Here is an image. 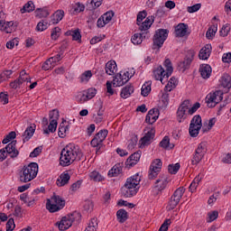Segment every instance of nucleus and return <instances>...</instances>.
Returning <instances> with one entry per match:
<instances>
[{"label": "nucleus", "instance_id": "1", "mask_svg": "<svg viewBox=\"0 0 231 231\" xmlns=\"http://www.w3.org/2000/svg\"><path fill=\"white\" fill-rule=\"evenodd\" d=\"M84 158L82 150L73 143L67 144L60 152V165L69 167L74 162H80Z\"/></svg>", "mask_w": 231, "mask_h": 231}, {"label": "nucleus", "instance_id": "2", "mask_svg": "<svg viewBox=\"0 0 231 231\" xmlns=\"http://www.w3.org/2000/svg\"><path fill=\"white\" fill-rule=\"evenodd\" d=\"M140 181H142V178L138 174L128 178L122 188L123 196H125V198H133V196H136L138 190H140Z\"/></svg>", "mask_w": 231, "mask_h": 231}, {"label": "nucleus", "instance_id": "3", "mask_svg": "<svg viewBox=\"0 0 231 231\" xmlns=\"http://www.w3.org/2000/svg\"><path fill=\"white\" fill-rule=\"evenodd\" d=\"M164 68H166V70L162 66H158L155 69H153V79H155V80H160L162 84H165V82H167L169 78L172 75V71H174L172 62H171V60L169 59L164 60Z\"/></svg>", "mask_w": 231, "mask_h": 231}, {"label": "nucleus", "instance_id": "4", "mask_svg": "<svg viewBox=\"0 0 231 231\" xmlns=\"http://www.w3.org/2000/svg\"><path fill=\"white\" fill-rule=\"evenodd\" d=\"M38 172L39 165L36 162H31L20 171V181L22 183H28V181H32L37 178Z\"/></svg>", "mask_w": 231, "mask_h": 231}, {"label": "nucleus", "instance_id": "5", "mask_svg": "<svg viewBox=\"0 0 231 231\" xmlns=\"http://www.w3.org/2000/svg\"><path fill=\"white\" fill-rule=\"evenodd\" d=\"M66 206V200L62 199L59 195H53L51 199H47L46 208L49 212H59Z\"/></svg>", "mask_w": 231, "mask_h": 231}, {"label": "nucleus", "instance_id": "6", "mask_svg": "<svg viewBox=\"0 0 231 231\" xmlns=\"http://www.w3.org/2000/svg\"><path fill=\"white\" fill-rule=\"evenodd\" d=\"M79 219H80V213L74 212L69 216L63 217L60 222L56 223V226L61 231L68 230V228H70L73 223L79 221Z\"/></svg>", "mask_w": 231, "mask_h": 231}, {"label": "nucleus", "instance_id": "7", "mask_svg": "<svg viewBox=\"0 0 231 231\" xmlns=\"http://www.w3.org/2000/svg\"><path fill=\"white\" fill-rule=\"evenodd\" d=\"M15 145H17V141H12L5 148L0 150V162H5L8 154L11 158H17L19 156V151Z\"/></svg>", "mask_w": 231, "mask_h": 231}, {"label": "nucleus", "instance_id": "8", "mask_svg": "<svg viewBox=\"0 0 231 231\" xmlns=\"http://www.w3.org/2000/svg\"><path fill=\"white\" fill-rule=\"evenodd\" d=\"M183 194H185V188L180 187L177 189L168 202L167 210H174V208H176L180 204V201H181Z\"/></svg>", "mask_w": 231, "mask_h": 231}, {"label": "nucleus", "instance_id": "9", "mask_svg": "<svg viewBox=\"0 0 231 231\" xmlns=\"http://www.w3.org/2000/svg\"><path fill=\"white\" fill-rule=\"evenodd\" d=\"M221 100H223V91L221 90L211 92L206 97V104L208 107H216Z\"/></svg>", "mask_w": 231, "mask_h": 231}, {"label": "nucleus", "instance_id": "10", "mask_svg": "<svg viewBox=\"0 0 231 231\" xmlns=\"http://www.w3.org/2000/svg\"><path fill=\"white\" fill-rule=\"evenodd\" d=\"M201 127H203V125L201 124V116H195L189 125V135L192 136V138H196V136L199 134Z\"/></svg>", "mask_w": 231, "mask_h": 231}, {"label": "nucleus", "instance_id": "11", "mask_svg": "<svg viewBox=\"0 0 231 231\" xmlns=\"http://www.w3.org/2000/svg\"><path fill=\"white\" fill-rule=\"evenodd\" d=\"M168 35L169 34L167 32V30H158L153 36V50H156L157 48L163 46V42H165V40L167 39Z\"/></svg>", "mask_w": 231, "mask_h": 231}, {"label": "nucleus", "instance_id": "12", "mask_svg": "<svg viewBox=\"0 0 231 231\" xmlns=\"http://www.w3.org/2000/svg\"><path fill=\"white\" fill-rule=\"evenodd\" d=\"M162 160L155 159L152 161L150 166L149 174H148V178L150 180H155L158 177V174H160L162 171Z\"/></svg>", "mask_w": 231, "mask_h": 231}, {"label": "nucleus", "instance_id": "13", "mask_svg": "<svg viewBox=\"0 0 231 231\" xmlns=\"http://www.w3.org/2000/svg\"><path fill=\"white\" fill-rule=\"evenodd\" d=\"M190 107V101L184 100L182 104L179 106L177 110V120L180 124L183 120L187 119V113H189V109Z\"/></svg>", "mask_w": 231, "mask_h": 231}, {"label": "nucleus", "instance_id": "14", "mask_svg": "<svg viewBox=\"0 0 231 231\" xmlns=\"http://www.w3.org/2000/svg\"><path fill=\"white\" fill-rule=\"evenodd\" d=\"M107 134H109V131H107V129L100 130L97 134H95L94 138L91 140V147L104 144V140L107 138Z\"/></svg>", "mask_w": 231, "mask_h": 231}, {"label": "nucleus", "instance_id": "15", "mask_svg": "<svg viewBox=\"0 0 231 231\" xmlns=\"http://www.w3.org/2000/svg\"><path fill=\"white\" fill-rule=\"evenodd\" d=\"M156 134V130L154 128H151L143 138H141V149H143V147H146L147 145H151L152 143V140H154V136Z\"/></svg>", "mask_w": 231, "mask_h": 231}, {"label": "nucleus", "instance_id": "16", "mask_svg": "<svg viewBox=\"0 0 231 231\" xmlns=\"http://www.w3.org/2000/svg\"><path fill=\"white\" fill-rule=\"evenodd\" d=\"M154 16H148L144 22H141L140 25H139V30L140 32H145V36L147 37V39H149V32H147V30H149V28H151V26H152V23H154Z\"/></svg>", "mask_w": 231, "mask_h": 231}, {"label": "nucleus", "instance_id": "17", "mask_svg": "<svg viewBox=\"0 0 231 231\" xmlns=\"http://www.w3.org/2000/svg\"><path fill=\"white\" fill-rule=\"evenodd\" d=\"M16 28L17 26L15 25V23H14L13 21L11 22L4 21L0 23V31L4 32L5 33H13V32H15Z\"/></svg>", "mask_w": 231, "mask_h": 231}, {"label": "nucleus", "instance_id": "18", "mask_svg": "<svg viewBox=\"0 0 231 231\" xmlns=\"http://www.w3.org/2000/svg\"><path fill=\"white\" fill-rule=\"evenodd\" d=\"M167 185H169V180L166 176H162L155 181L154 189H156L158 192H162L167 189Z\"/></svg>", "mask_w": 231, "mask_h": 231}, {"label": "nucleus", "instance_id": "19", "mask_svg": "<svg viewBox=\"0 0 231 231\" xmlns=\"http://www.w3.org/2000/svg\"><path fill=\"white\" fill-rule=\"evenodd\" d=\"M142 157V151H137L134 152L125 162V165L127 167H134L138 162H140V158Z\"/></svg>", "mask_w": 231, "mask_h": 231}, {"label": "nucleus", "instance_id": "20", "mask_svg": "<svg viewBox=\"0 0 231 231\" xmlns=\"http://www.w3.org/2000/svg\"><path fill=\"white\" fill-rule=\"evenodd\" d=\"M159 116H160V111H158V109L156 108H152L148 112L145 118V122L152 125V124H154V122L158 120Z\"/></svg>", "mask_w": 231, "mask_h": 231}, {"label": "nucleus", "instance_id": "21", "mask_svg": "<svg viewBox=\"0 0 231 231\" xmlns=\"http://www.w3.org/2000/svg\"><path fill=\"white\" fill-rule=\"evenodd\" d=\"M210 53H212V45L207 44L200 50L199 57L202 60H207L210 57Z\"/></svg>", "mask_w": 231, "mask_h": 231}, {"label": "nucleus", "instance_id": "22", "mask_svg": "<svg viewBox=\"0 0 231 231\" xmlns=\"http://www.w3.org/2000/svg\"><path fill=\"white\" fill-rule=\"evenodd\" d=\"M199 73L202 79H210V75H212V67L208 64H202L199 67Z\"/></svg>", "mask_w": 231, "mask_h": 231}, {"label": "nucleus", "instance_id": "23", "mask_svg": "<svg viewBox=\"0 0 231 231\" xmlns=\"http://www.w3.org/2000/svg\"><path fill=\"white\" fill-rule=\"evenodd\" d=\"M188 30H189V25L185 23H180L179 25H177L175 29L176 37H185V35H187Z\"/></svg>", "mask_w": 231, "mask_h": 231}, {"label": "nucleus", "instance_id": "24", "mask_svg": "<svg viewBox=\"0 0 231 231\" xmlns=\"http://www.w3.org/2000/svg\"><path fill=\"white\" fill-rule=\"evenodd\" d=\"M124 167L122 164L117 163L109 171L108 176L109 178H116V176H119V174H122Z\"/></svg>", "mask_w": 231, "mask_h": 231}, {"label": "nucleus", "instance_id": "25", "mask_svg": "<svg viewBox=\"0 0 231 231\" xmlns=\"http://www.w3.org/2000/svg\"><path fill=\"white\" fill-rule=\"evenodd\" d=\"M70 178L69 173H61L56 181L58 187H64V185H68Z\"/></svg>", "mask_w": 231, "mask_h": 231}, {"label": "nucleus", "instance_id": "26", "mask_svg": "<svg viewBox=\"0 0 231 231\" xmlns=\"http://www.w3.org/2000/svg\"><path fill=\"white\" fill-rule=\"evenodd\" d=\"M133 93H134V87L133 85H127L121 90V98H129Z\"/></svg>", "mask_w": 231, "mask_h": 231}, {"label": "nucleus", "instance_id": "27", "mask_svg": "<svg viewBox=\"0 0 231 231\" xmlns=\"http://www.w3.org/2000/svg\"><path fill=\"white\" fill-rule=\"evenodd\" d=\"M62 19H64V11L58 10L52 14L51 23L52 24H59Z\"/></svg>", "mask_w": 231, "mask_h": 231}, {"label": "nucleus", "instance_id": "28", "mask_svg": "<svg viewBox=\"0 0 231 231\" xmlns=\"http://www.w3.org/2000/svg\"><path fill=\"white\" fill-rule=\"evenodd\" d=\"M106 75H115L116 73V62L115 60H110L106 64Z\"/></svg>", "mask_w": 231, "mask_h": 231}, {"label": "nucleus", "instance_id": "29", "mask_svg": "<svg viewBox=\"0 0 231 231\" xmlns=\"http://www.w3.org/2000/svg\"><path fill=\"white\" fill-rule=\"evenodd\" d=\"M91 77H93V72H91V70H87L79 76V80L81 84H88L91 79Z\"/></svg>", "mask_w": 231, "mask_h": 231}, {"label": "nucleus", "instance_id": "30", "mask_svg": "<svg viewBox=\"0 0 231 231\" xmlns=\"http://www.w3.org/2000/svg\"><path fill=\"white\" fill-rule=\"evenodd\" d=\"M35 133V125H32L26 128L24 131L23 136V142H28L32 136H33V134Z\"/></svg>", "mask_w": 231, "mask_h": 231}, {"label": "nucleus", "instance_id": "31", "mask_svg": "<svg viewBox=\"0 0 231 231\" xmlns=\"http://www.w3.org/2000/svg\"><path fill=\"white\" fill-rule=\"evenodd\" d=\"M145 37H147L145 35L144 32L143 33H134L132 36L131 42H133V44H142V42H143V39H145Z\"/></svg>", "mask_w": 231, "mask_h": 231}, {"label": "nucleus", "instance_id": "32", "mask_svg": "<svg viewBox=\"0 0 231 231\" xmlns=\"http://www.w3.org/2000/svg\"><path fill=\"white\" fill-rule=\"evenodd\" d=\"M65 35L72 37V41H80L82 35L80 34V30L76 29L74 31H67Z\"/></svg>", "mask_w": 231, "mask_h": 231}, {"label": "nucleus", "instance_id": "33", "mask_svg": "<svg viewBox=\"0 0 231 231\" xmlns=\"http://www.w3.org/2000/svg\"><path fill=\"white\" fill-rule=\"evenodd\" d=\"M116 217L119 223H125L129 217L127 215V211H125V209H119L116 212Z\"/></svg>", "mask_w": 231, "mask_h": 231}, {"label": "nucleus", "instance_id": "34", "mask_svg": "<svg viewBox=\"0 0 231 231\" xmlns=\"http://www.w3.org/2000/svg\"><path fill=\"white\" fill-rule=\"evenodd\" d=\"M220 86L222 88H227L228 89H230V88H231V78L228 74L224 75L220 79Z\"/></svg>", "mask_w": 231, "mask_h": 231}, {"label": "nucleus", "instance_id": "35", "mask_svg": "<svg viewBox=\"0 0 231 231\" xmlns=\"http://www.w3.org/2000/svg\"><path fill=\"white\" fill-rule=\"evenodd\" d=\"M33 10H35V5L32 1H29L21 9V14H26V12L30 14V12H33Z\"/></svg>", "mask_w": 231, "mask_h": 231}, {"label": "nucleus", "instance_id": "36", "mask_svg": "<svg viewBox=\"0 0 231 231\" xmlns=\"http://www.w3.org/2000/svg\"><path fill=\"white\" fill-rule=\"evenodd\" d=\"M160 147H162V149H173L174 144L171 145V139L169 136H164L160 143Z\"/></svg>", "mask_w": 231, "mask_h": 231}, {"label": "nucleus", "instance_id": "37", "mask_svg": "<svg viewBox=\"0 0 231 231\" xmlns=\"http://www.w3.org/2000/svg\"><path fill=\"white\" fill-rule=\"evenodd\" d=\"M89 178L90 180H92V181H104V180H106L104 178V176H102V174H100V172L94 171L92 172H90L89 174Z\"/></svg>", "mask_w": 231, "mask_h": 231}, {"label": "nucleus", "instance_id": "38", "mask_svg": "<svg viewBox=\"0 0 231 231\" xmlns=\"http://www.w3.org/2000/svg\"><path fill=\"white\" fill-rule=\"evenodd\" d=\"M203 158H205V155L195 152L191 159V165H194L195 167L198 166V164L201 162V160H203Z\"/></svg>", "mask_w": 231, "mask_h": 231}, {"label": "nucleus", "instance_id": "39", "mask_svg": "<svg viewBox=\"0 0 231 231\" xmlns=\"http://www.w3.org/2000/svg\"><path fill=\"white\" fill-rule=\"evenodd\" d=\"M217 32V23H213V25H211L206 32L207 39H212V37L216 35Z\"/></svg>", "mask_w": 231, "mask_h": 231}, {"label": "nucleus", "instance_id": "40", "mask_svg": "<svg viewBox=\"0 0 231 231\" xmlns=\"http://www.w3.org/2000/svg\"><path fill=\"white\" fill-rule=\"evenodd\" d=\"M55 131H57V121L51 120L50 121L48 129H45L43 133L44 134H50V133H55Z\"/></svg>", "mask_w": 231, "mask_h": 231}, {"label": "nucleus", "instance_id": "41", "mask_svg": "<svg viewBox=\"0 0 231 231\" xmlns=\"http://www.w3.org/2000/svg\"><path fill=\"white\" fill-rule=\"evenodd\" d=\"M178 86V79L176 78L172 77L168 81L167 85L165 86L166 91H172L173 88H176Z\"/></svg>", "mask_w": 231, "mask_h": 231}, {"label": "nucleus", "instance_id": "42", "mask_svg": "<svg viewBox=\"0 0 231 231\" xmlns=\"http://www.w3.org/2000/svg\"><path fill=\"white\" fill-rule=\"evenodd\" d=\"M97 228H98V222L97 218H92L85 231H97Z\"/></svg>", "mask_w": 231, "mask_h": 231}, {"label": "nucleus", "instance_id": "43", "mask_svg": "<svg viewBox=\"0 0 231 231\" xmlns=\"http://www.w3.org/2000/svg\"><path fill=\"white\" fill-rule=\"evenodd\" d=\"M189 66H190V60H185L184 61L179 62L178 69L183 73L186 69H189Z\"/></svg>", "mask_w": 231, "mask_h": 231}, {"label": "nucleus", "instance_id": "44", "mask_svg": "<svg viewBox=\"0 0 231 231\" xmlns=\"http://www.w3.org/2000/svg\"><path fill=\"white\" fill-rule=\"evenodd\" d=\"M195 152L199 154H202V156H205V154H207V143L205 142L200 143L198 145Z\"/></svg>", "mask_w": 231, "mask_h": 231}, {"label": "nucleus", "instance_id": "45", "mask_svg": "<svg viewBox=\"0 0 231 231\" xmlns=\"http://www.w3.org/2000/svg\"><path fill=\"white\" fill-rule=\"evenodd\" d=\"M112 84H113L114 88H120V86H124V84H125V83L124 82L122 76H119V74H117L114 78Z\"/></svg>", "mask_w": 231, "mask_h": 231}, {"label": "nucleus", "instance_id": "46", "mask_svg": "<svg viewBox=\"0 0 231 231\" xmlns=\"http://www.w3.org/2000/svg\"><path fill=\"white\" fill-rule=\"evenodd\" d=\"M76 100L77 102H79V104H84V102H88V96L86 94V91L83 92H79L78 93L77 97H76Z\"/></svg>", "mask_w": 231, "mask_h": 231}, {"label": "nucleus", "instance_id": "47", "mask_svg": "<svg viewBox=\"0 0 231 231\" xmlns=\"http://www.w3.org/2000/svg\"><path fill=\"white\" fill-rule=\"evenodd\" d=\"M60 33H61L60 28V27H54L51 30V39L52 41H57V39H59V37H60Z\"/></svg>", "mask_w": 231, "mask_h": 231}, {"label": "nucleus", "instance_id": "48", "mask_svg": "<svg viewBox=\"0 0 231 231\" xmlns=\"http://www.w3.org/2000/svg\"><path fill=\"white\" fill-rule=\"evenodd\" d=\"M36 17L42 19V17H48L50 15V12L48 9H36L34 12Z\"/></svg>", "mask_w": 231, "mask_h": 231}, {"label": "nucleus", "instance_id": "49", "mask_svg": "<svg viewBox=\"0 0 231 231\" xmlns=\"http://www.w3.org/2000/svg\"><path fill=\"white\" fill-rule=\"evenodd\" d=\"M101 17L104 19L106 24H109L113 17H115V13L113 11L106 12Z\"/></svg>", "mask_w": 231, "mask_h": 231}, {"label": "nucleus", "instance_id": "50", "mask_svg": "<svg viewBox=\"0 0 231 231\" xmlns=\"http://www.w3.org/2000/svg\"><path fill=\"white\" fill-rule=\"evenodd\" d=\"M151 93V84L150 83H145L143 85L142 89H141V95L143 97H147Z\"/></svg>", "mask_w": 231, "mask_h": 231}, {"label": "nucleus", "instance_id": "51", "mask_svg": "<svg viewBox=\"0 0 231 231\" xmlns=\"http://www.w3.org/2000/svg\"><path fill=\"white\" fill-rule=\"evenodd\" d=\"M84 10H86V6H84V5H82L80 3H77L73 5V14H80V12H84Z\"/></svg>", "mask_w": 231, "mask_h": 231}, {"label": "nucleus", "instance_id": "52", "mask_svg": "<svg viewBox=\"0 0 231 231\" xmlns=\"http://www.w3.org/2000/svg\"><path fill=\"white\" fill-rule=\"evenodd\" d=\"M15 46H19V38H14V39L7 42V43H6V48L8 50H14V48H15Z\"/></svg>", "mask_w": 231, "mask_h": 231}, {"label": "nucleus", "instance_id": "53", "mask_svg": "<svg viewBox=\"0 0 231 231\" xmlns=\"http://www.w3.org/2000/svg\"><path fill=\"white\" fill-rule=\"evenodd\" d=\"M18 80H21L22 84L23 82H31L30 76L28 74H26V71H24V70H22L20 72V76L18 78Z\"/></svg>", "mask_w": 231, "mask_h": 231}, {"label": "nucleus", "instance_id": "54", "mask_svg": "<svg viewBox=\"0 0 231 231\" xmlns=\"http://www.w3.org/2000/svg\"><path fill=\"white\" fill-rule=\"evenodd\" d=\"M219 216V213L217 211H211L208 214V223H212V221H216L217 219V217Z\"/></svg>", "mask_w": 231, "mask_h": 231}, {"label": "nucleus", "instance_id": "55", "mask_svg": "<svg viewBox=\"0 0 231 231\" xmlns=\"http://www.w3.org/2000/svg\"><path fill=\"white\" fill-rule=\"evenodd\" d=\"M180 163H176V164H170L168 166V171L170 172V174H176V172H178L180 171Z\"/></svg>", "mask_w": 231, "mask_h": 231}, {"label": "nucleus", "instance_id": "56", "mask_svg": "<svg viewBox=\"0 0 231 231\" xmlns=\"http://www.w3.org/2000/svg\"><path fill=\"white\" fill-rule=\"evenodd\" d=\"M12 77V70H5L0 74V82H4V80H8Z\"/></svg>", "mask_w": 231, "mask_h": 231}, {"label": "nucleus", "instance_id": "57", "mask_svg": "<svg viewBox=\"0 0 231 231\" xmlns=\"http://www.w3.org/2000/svg\"><path fill=\"white\" fill-rule=\"evenodd\" d=\"M219 33H220L221 37H226V35H228V33H230V24H226V25L222 26Z\"/></svg>", "mask_w": 231, "mask_h": 231}, {"label": "nucleus", "instance_id": "58", "mask_svg": "<svg viewBox=\"0 0 231 231\" xmlns=\"http://www.w3.org/2000/svg\"><path fill=\"white\" fill-rule=\"evenodd\" d=\"M66 131H68V126H64V123H61L58 133L60 138H64V136H66Z\"/></svg>", "mask_w": 231, "mask_h": 231}, {"label": "nucleus", "instance_id": "59", "mask_svg": "<svg viewBox=\"0 0 231 231\" xmlns=\"http://www.w3.org/2000/svg\"><path fill=\"white\" fill-rule=\"evenodd\" d=\"M54 67L55 64H52L49 59L42 64V69H44V71H48L49 69H53Z\"/></svg>", "mask_w": 231, "mask_h": 231}, {"label": "nucleus", "instance_id": "60", "mask_svg": "<svg viewBox=\"0 0 231 231\" xmlns=\"http://www.w3.org/2000/svg\"><path fill=\"white\" fill-rule=\"evenodd\" d=\"M145 17H147V11L143 10L138 13L137 14V24L140 25V23H142V21H143V19H145Z\"/></svg>", "mask_w": 231, "mask_h": 231}, {"label": "nucleus", "instance_id": "61", "mask_svg": "<svg viewBox=\"0 0 231 231\" xmlns=\"http://www.w3.org/2000/svg\"><path fill=\"white\" fill-rule=\"evenodd\" d=\"M49 116H50V121L54 120L55 122H57V120H59V110L57 109L51 110L49 114Z\"/></svg>", "mask_w": 231, "mask_h": 231}, {"label": "nucleus", "instance_id": "62", "mask_svg": "<svg viewBox=\"0 0 231 231\" xmlns=\"http://www.w3.org/2000/svg\"><path fill=\"white\" fill-rule=\"evenodd\" d=\"M85 93L87 95V98L91 100V98H94V97L97 95V89L88 88L87 91H85Z\"/></svg>", "mask_w": 231, "mask_h": 231}, {"label": "nucleus", "instance_id": "63", "mask_svg": "<svg viewBox=\"0 0 231 231\" xmlns=\"http://www.w3.org/2000/svg\"><path fill=\"white\" fill-rule=\"evenodd\" d=\"M15 228V222L14 221V218H9V220L6 223V231H14Z\"/></svg>", "mask_w": 231, "mask_h": 231}, {"label": "nucleus", "instance_id": "64", "mask_svg": "<svg viewBox=\"0 0 231 231\" xmlns=\"http://www.w3.org/2000/svg\"><path fill=\"white\" fill-rule=\"evenodd\" d=\"M171 219H166L162 225L161 226V227L159 228V231H167L169 230V226H171Z\"/></svg>", "mask_w": 231, "mask_h": 231}]
</instances>
